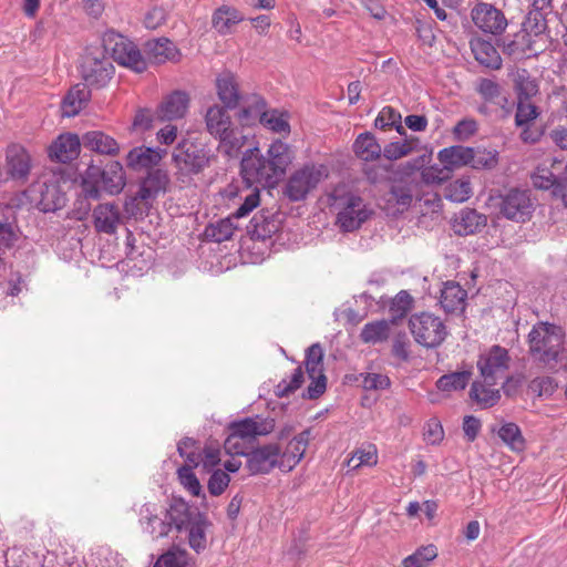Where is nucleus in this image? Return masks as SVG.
<instances>
[{
    "instance_id": "obj_58",
    "label": "nucleus",
    "mask_w": 567,
    "mask_h": 567,
    "mask_svg": "<svg viewBox=\"0 0 567 567\" xmlns=\"http://www.w3.org/2000/svg\"><path fill=\"white\" fill-rule=\"evenodd\" d=\"M470 165L475 169L493 168L497 164V153L486 150H474Z\"/></svg>"
},
{
    "instance_id": "obj_51",
    "label": "nucleus",
    "mask_w": 567,
    "mask_h": 567,
    "mask_svg": "<svg viewBox=\"0 0 567 567\" xmlns=\"http://www.w3.org/2000/svg\"><path fill=\"white\" fill-rule=\"evenodd\" d=\"M437 556V549L434 545H427L419 548L415 553L403 559V567H425Z\"/></svg>"
},
{
    "instance_id": "obj_22",
    "label": "nucleus",
    "mask_w": 567,
    "mask_h": 567,
    "mask_svg": "<svg viewBox=\"0 0 567 567\" xmlns=\"http://www.w3.org/2000/svg\"><path fill=\"white\" fill-rule=\"evenodd\" d=\"M93 223L96 231L113 235L122 223L118 206L111 203L100 204L93 210Z\"/></svg>"
},
{
    "instance_id": "obj_59",
    "label": "nucleus",
    "mask_w": 567,
    "mask_h": 567,
    "mask_svg": "<svg viewBox=\"0 0 567 567\" xmlns=\"http://www.w3.org/2000/svg\"><path fill=\"white\" fill-rule=\"evenodd\" d=\"M412 150L411 142H391L382 148V154L389 161H396L409 155Z\"/></svg>"
},
{
    "instance_id": "obj_34",
    "label": "nucleus",
    "mask_w": 567,
    "mask_h": 567,
    "mask_svg": "<svg viewBox=\"0 0 567 567\" xmlns=\"http://www.w3.org/2000/svg\"><path fill=\"white\" fill-rule=\"evenodd\" d=\"M466 296V291L457 282L447 281L441 289V307L447 313L463 310Z\"/></svg>"
},
{
    "instance_id": "obj_44",
    "label": "nucleus",
    "mask_w": 567,
    "mask_h": 567,
    "mask_svg": "<svg viewBox=\"0 0 567 567\" xmlns=\"http://www.w3.org/2000/svg\"><path fill=\"white\" fill-rule=\"evenodd\" d=\"M233 216L220 219L206 227L205 235L215 243H223L231 238L236 226L233 224Z\"/></svg>"
},
{
    "instance_id": "obj_20",
    "label": "nucleus",
    "mask_w": 567,
    "mask_h": 567,
    "mask_svg": "<svg viewBox=\"0 0 567 567\" xmlns=\"http://www.w3.org/2000/svg\"><path fill=\"white\" fill-rule=\"evenodd\" d=\"M189 95L176 90L168 94L158 105L156 115L161 121H174L186 115L189 107Z\"/></svg>"
},
{
    "instance_id": "obj_32",
    "label": "nucleus",
    "mask_w": 567,
    "mask_h": 567,
    "mask_svg": "<svg viewBox=\"0 0 567 567\" xmlns=\"http://www.w3.org/2000/svg\"><path fill=\"white\" fill-rule=\"evenodd\" d=\"M206 518L202 514L193 513L189 509V523L183 530H188V544L196 553L206 548Z\"/></svg>"
},
{
    "instance_id": "obj_17",
    "label": "nucleus",
    "mask_w": 567,
    "mask_h": 567,
    "mask_svg": "<svg viewBox=\"0 0 567 567\" xmlns=\"http://www.w3.org/2000/svg\"><path fill=\"white\" fill-rule=\"evenodd\" d=\"M81 69L85 84L93 87L105 86L114 74V66L110 59L105 56L97 58L86 54Z\"/></svg>"
},
{
    "instance_id": "obj_7",
    "label": "nucleus",
    "mask_w": 567,
    "mask_h": 567,
    "mask_svg": "<svg viewBox=\"0 0 567 567\" xmlns=\"http://www.w3.org/2000/svg\"><path fill=\"white\" fill-rule=\"evenodd\" d=\"M330 205L340 208L337 224L343 231L358 229L370 216L363 199L352 193H344L343 187L334 188L329 195Z\"/></svg>"
},
{
    "instance_id": "obj_35",
    "label": "nucleus",
    "mask_w": 567,
    "mask_h": 567,
    "mask_svg": "<svg viewBox=\"0 0 567 567\" xmlns=\"http://www.w3.org/2000/svg\"><path fill=\"white\" fill-rule=\"evenodd\" d=\"M90 90L86 84L74 85L62 102V114L66 117L75 116L90 100Z\"/></svg>"
},
{
    "instance_id": "obj_43",
    "label": "nucleus",
    "mask_w": 567,
    "mask_h": 567,
    "mask_svg": "<svg viewBox=\"0 0 567 567\" xmlns=\"http://www.w3.org/2000/svg\"><path fill=\"white\" fill-rule=\"evenodd\" d=\"M529 40L527 39V35L524 33L515 34L514 39H511L508 37L503 38L498 45L502 47V51L504 54L513 58V59H520L523 58L527 50H528V43Z\"/></svg>"
},
{
    "instance_id": "obj_25",
    "label": "nucleus",
    "mask_w": 567,
    "mask_h": 567,
    "mask_svg": "<svg viewBox=\"0 0 567 567\" xmlns=\"http://www.w3.org/2000/svg\"><path fill=\"white\" fill-rule=\"evenodd\" d=\"M166 154L164 150L146 146L132 148L126 156V165L133 171L156 166Z\"/></svg>"
},
{
    "instance_id": "obj_4",
    "label": "nucleus",
    "mask_w": 567,
    "mask_h": 567,
    "mask_svg": "<svg viewBox=\"0 0 567 567\" xmlns=\"http://www.w3.org/2000/svg\"><path fill=\"white\" fill-rule=\"evenodd\" d=\"M172 158L178 178L185 181L203 173L216 159V155L204 143L183 138L174 148Z\"/></svg>"
},
{
    "instance_id": "obj_23",
    "label": "nucleus",
    "mask_w": 567,
    "mask_h": 567,
    "mask_svg": "<svg viewBox=\"0 0 567 567\" xmlns=\"http://www.w3.org/2000/svg\"><path fill=\"white\" fill-rule=\"evenodd\" d=\"M216 90L218 99L223 102L224 106L234 110L238 106L239 101L247 97H241L239 94V86L237 78L231 72H223L216 79ZM245 104H243L244 106Z\"/></svg>"
},
{
    "instance_id": "obj_8",
    "label": "nucleus",
    "mask_w": 567,
    "mask_h": 567,
    "mask_svg": "<svg viewBox=\"0 0 567 567\" xmlns=\"http://www.w3.org/2000/svg\"><path fill=\"white\" fill-rule=\"evenodd\" d=\"M328 176L329 169L326 165L305 164L291 173L284 186L282 193L290 202L305 200Z\"/></svg>"
},
{
    "instance_id": "obj_39",
    "label": "nucleus",
    "mask_w": 567,
    "mask_h": 567,
    "mask_svg": "<svg viewBox=\"0 0 567 567\" xmlns=\"http://www.w3.org/2000/svg\"><path fill=\"white\" fill-rule=\"evenodd\" d=\"M561 164V161L553 158L550 167L538 166L532 174V183L534 187L544 190L550 189L554 195V187L558 175V172L555 173V171H558V166Z\"/></svg>"
},
{
    "instance_id": "obj_45",
    "label": "nucleus",
    "mask_w": 567,
    "mask_h": 567,
    "mask_svg": "<svg viewBox=\"0 0 567 567\" xmlns=\"http://www.w3.org/2000/svg\"><path fill=\"white\" fill-rule=\"evenodd\" d=\"M472 373L470 371H458L442 375L436 381V386L441 391L463 390L467 385Z\"/></svg>"
},
{
    "instance_id": "obj_40",
    "label": "nucleus",
    "mask_w": 567,
    "mask_h": 567,
    "mask_svg": "<svg viewBox=\"0 0 567 567\" xmlns=\"http://www.w3.org/2000/svg\"><path fill=\"white\" fill-rule=\"evenodd\" d=\"M391 323L386 320L368 322L361 330L360 339L364 343H380L390 337Z\"/></svg>"
},
{
    "instance_id": "obj_6",
    "label": "nucleus",
    "mask_w": 567,
    "mask_h": 567,
    "mask_svg": "<svg viewBox=\"0 0 567 567\" xmlns=\"http://www.w3.org/2000/svg\"><path fill=\"white\" fill-rule=\"evenodd\" d=\"M529 353L540 362H556L563 350L564 333L555 324L540 322L528 334Z\"/></svg>"
},
{
    "instance_id": "obj_28",
    "label": "nucleus",
    "mask_w": 567,
    "mask_h": 567,
    "mask_svg": "<svg viewBox=\"0 0 567 567\" xmlns=\"http://www.w3.org/2000/svg\"><path fill=\"white\" fill-rule=\"evenodd\" d=\"M169 183L167 173L163 169H153L142 179L137 197L142 200L154 199L159 193L165 192Z\"/></svg>"
},
{
    "instance_id": "obj_46",
    "label": "nucleus",
    "mask_w": 567,
    "mask_h": 567,
    "mask_svg": "<svg viewBox=\"0 0 567 567\" xmlns=\"http://www.w3.org/2000/svg\"><path fill=\"white\" fill-rule=\"evenodd\" d=\"M546 12L547 11L530 9L523 23L524 34H543L547 30Z\"/></svg>"
},
{
    "instance_id": "obj_15",
    "label": "nucleus",
    "mask_w": 567,
    "mask_h": 567,
    "mask_svg": "<svg viewBox=\"0 0 567 567\" xmlns=\"http://www.w3.org/2000/svg\"><path fill=\"white\" fill-rule=\"evenodd\" d=\"M305 365L311 380L307 388V396L311 400L318 399L327 389V378L323 373V351L319 343H313L307 349Z\"/></svg>"
},
{
    "instance_id": "obj_2",
    "label": "nucleus",
    "mask_w": 567,
    "mask_h": 567,
    "mask_svg": "<svg viewBox=\"0 0 567 567\" xmlns=\"http://www.w3.org/2000/svg\"><path fill=\"white\" fill-rule=\"evenodd\" d=\"M422 157L401 164L395 172L390 189L384 194V209L396 215L409 209L412 202L420 197L417 169L422 168Z\"/></svg>"
},
{
    "instance_id": "obj_31",
    "label": "nucleus",
    "mask_w": 567,
    "mask_h": 567,
    "mask_svg": "<svg viewBox=\"0 0 567 567\" xmlns=\"http://www.w3.org/2000/svg\"><path fill=\"white\" fill-rule=\"evenodd\" d=\"M82 145L93 152L115 155L118 152L117 142L101 131H90L83 134Z\"/></svg>"
},
{
    "instance_id": "obj_9",
    "label": "nucleus",
    "mask_w": 567,
    "mask_h": 567,
    "mask_svg": "<svg viewBox=\"0 0 567 567\" xmlns=\"http://www.w3.org/2000/svg\"><path fill=\"white\" fill-rule=\"evenodd\" d=\"M267 103L264 97L258 94L247 96L245 105L241 107L238 117L246 124L250 125L257 120L265 127L276 132L289 134L290 125L287 116L278 110H266Z\"/></svg>"
},
{
    "instance_id": "obj_48",
    "label": "nucleus",
    "mask_w": 567,
    "mask_h": 567,
    "mask_svg": "<svg viewBox=\"0 0 567 567\" xmlns=\"http://www.w3.org/2000/svg\"><path fill=\"white\" fill-rule=\"evenodd\" d=\"M472 195V187L468 178H460L450 183L445 188V197L451 202L463 203Z\"/></svg>"
},
{
    "instance_id": "obj_37",
    "label": "nucleus",
    "mask_w": 567,
    "mask_h": 567,
    "mask_svg": "<svg viewBox=\"0 0 567 567\" xmlns=\"http://www.w3.org/2000/svg\"><path fill=\"white\" fill-rule=\"evenodd\" d=\"M353 152L358 158L364 162H372L381 156L382 147L373 134L365 132L355 138L353 143Z\"/></svg>"
},
{
    "instance_id": "obj_33",
    "label": "nucleus",
    "mask_w": 567,
    "mask_h": 567,
    "mask_svg": "<svg viewBox=\"0 0 567 567\" xmlns=\"http://www.w3.org/2000/svg\"><path fill=\"white\" fill-rule=\"evenodd\" d=\"M486 225V217L475 209L464 208L456 216L453 229L460 236H467L476 233Z\"/></svg>"
},
{
    "instance_id": "obj_38",
    "label": "nucleus",
    "mask_w": 567,
    "mask_h": 567,
    "mask_svg": "<svg viewBox=\"0 0 567 567\" xmlns=\"http://www.w3.org/2000/svg\"><path fill=\"white\" fill-rule=\"evenodd\" d=\"M218 150L228 157H237L245 146L248 137L236 126L229 128L225 134L217 137Z\"/></svg>"
},
{
    "instance_id": "obj_60",
    "label": "nucleus",
    "mask_w": 567,
    "mask_h": 567,
    "mask_svg": "<svg viewBox=\"0 0 567 567\" xmlns=\"http://www.w3.org/2000/svg\"><path fill=\"white\" fill-rule=\"evenodd\" d=\"M529 389L537 396H550L557 389V383L551 377H538L530 381Z\"/></svg>"
},
{
    "instance_id": "obj_36",
    "label": "nucleus",
    "mask_w": 567,
    "mask_h": 567,
    "mask_svg": "<svg viewBox=\"0 0 567 567\" xmlns=\"http://www.w3.org/2000/svg\"><path fill=\"white\" fill-rule=\"evenodd\" d=\"M279 228L280 221L275 217V215L269 214L268 212H260L255 215L248 227L251 236L261 240L270 238L279 230Z\"/></svg>"
},
{
    "instance_id": "obj_12",
    "label": "nucleus",
    "mask_w": 567,
    "mask_h": 567,
    "mask_svg": "<svg viewBox=\"0 0 567 567\" xmlns=\"http://www.w3.org/2000/svg\"><path fill=\"white\" fill-rule=\"evenodd\" d=\"M409 328L415 342L425 348L441 346L447 336V329L443 320L431 312L412 315L409 320Z\"/></svg>"
},
{
    "instance_id": "obj_13",
    "label": "nucleus",
    "mask_w": 567,
    "mask_h": 567,
    "mask_svg": "<svg viewBox=\"0 0 567 567\" xmlns=\"http://www.w3.org/2000/svg\"><path fill=\"white\" fill-rule=\"evenodd\" d=\"M189 523V506L182 499L174 501L163 517L159 514L153 519L148 526H144L145 532L154 538L166 537L172 529L182 532Z\"/></svg>"
},
{
    "instance_id": "obj_55",
    "label": "nucleus",
    "mask_w": 567,
    "mask_h": 567,
    "mask_svg": "<svg viewBox=\"0 0 567 567\" xmlns=\"http://www.w3.org/2000/svg\"><path fill=\"white\" fill-rule=\"evenodd\" d=\"M377 462V449L373 445H369L368 449H359L354 451L351 457L348 460V466H350L352 470H357L362 465H375Z\"/></svg>"
},
{
    "instance_id": "obj_56",
    "label": "nucleus",
    "mask_w": 567,
    "mask_h": 567,
    "mask_svg": "<svg viewBox=\"0 0 567 567\" xmlns=\"http://www.w3.org/2000/svg\"><path fill=\"white\" fill-rule=\"evenodd\" d=\"M194 465H184L178 468L177 474L181 481V484L193 495L200 496L202 494V485L193 472Z\"/></svg>"
},
{
    "instance_id": "obj_16",
    "label": "nucleus",
    "mask_w": 567,
    "mask_h": 567,
    "mask_svg": "<svg viewBox=\"0 0 567 567\" xmlns=\"http://www.w3.org/2000/svg\"><path fill=\"white\" fill-rule=\"evenodd\" d=\"M474 24L483 32L502 34L507 27L505 14L491 3L480 2L471 11Z\"/></svg>"
},
{
    "instance_id": "obj_42",
    "label": "nucleus",
    "mask_w": 567,
    "mask_h": 567,
    "mask_svg": "<svg viewBox=\"0 0 567 567\" xmlns=\"http://www.w3.org/2000/svg\"><path fill=\"white\" fill-rule=\"evenodd\" d=\"M497 434L512 451L519 452L525 449V439L517 424L513 422L505 423L499 427Z\"/></svg>"
},
{
    "instance_id": "obj_5",
    "label": "nucleus",
    "mask_w": 567,
    "mask_h": 567,
    "mask_svg": "<svg viewBox=\"0 0 567 567\" xmlns=\"http://www.w3.org/2000/svg\"><path fill=\"white\" fill-rule=\"evenodd\" d=\"M125 186V175L120 162H110L104 168L90 165L82 181V192L87 199L97 200L101 197V188L110 195H116Z\"/></svg>"
},
{
    "instance_id": "obj_27",
    "label": "nucleus",
    "mask_w": 567,
    "mask_h": 567,
    "mask_svg": "<svg viewBox=\"0 0 567 567\" xmlns=\"http://www.w3.org/2000/svg\"><path fill=\"white\" fill-rule=\"evenodd\" d=\"M473 147L453 145L442 148L437 153V159L445 167L449 174L454 169L470 165L473 159Z\"/></svg>"
},
{
    "instance_id": "obj_10",
    "label": "nucleus",
    "mask_w": 567,
    "mask_h": 567,
    "mask_svg": "<svg viewBox=\"0 0 567 567\" xmlns=\"http://www.w3.org/2000/svg\"><path fill=\"white\" fill-rule=\"evenodd\" d=\"M102 42L105 52L110 53L120 65L130 68L137 73L146 70V60L138 48L126 37L109 30L103 34Z\"/></svg>"
},
{
    "instance_id": "obj_54",
    "label": "nucleus",
    "mask_w": 567,
    "mask_h": 567,
    "mask_svg": "<svg viewBox=\"0 0 567 567\" xmlns=\"http://www.w3.org/2000/svg\"><path fill=\"white\" fill-rule=\"evenodd\" d=\"M538 115L537 106L519 96L515 114V124L519 127H525L534 122Z\"/></svg>"
},
{
    "instance_id": "obj_62",
    "label": "nucleus",
    "mask_w": 567,
    "mask_h": 567,
    "mask_svg": "<svg viewBox=\"0 0 567 567\" xmlns=\"http://www.w3.org/2000/svg\"><path fill=\"white\" fill-rule=\"evenodd\" d=\"M230 482L228 473L221 470L213 472L208 480V491L213 496H219L224 493Z\"/></svg>"
},
{
    "instance_id": "obj_14",
    "label": "nucleus",
    "mask_w": 567,
    "mask_h": 567,
    "mask_svg": "<svg viewBox=\"0 0 567 567\" xmlns=\"http://www.w3.org/2000/svg\"><path fill=\"white\" fill-rule=\"evenodd\" d=\"M508 361L507 350L499 346H494L487 353L482 354L477 361V368L484 383L495 385L498 381L507 379Z\"/></svg>"
},
{
    "instance_id": "obj_30",
    "label": "nucleus",
    "mask_w": 567,
    "mask_h": 567,
    "mask_svg": "<svg viewBox=\"0 0 567 567\" xmlns=\"http://www.w3.org/2000/svg\"><path fill=\"white\" fill-rule=\"evenodd\" d=\"M244 14L235 7L224 4L214 11L212 25L219 34L226 35L230 33L234 25L244 21Z\"/></svg>"
},
{
    "instance_id": "obj_24",
    "label": "nucleus",
    "mask_w": 567,
    "mask_h": 567,
    "mask_svg": "<svg viewBox=\"0 0 567 567\" xmlns=\"http://www.w3.org/2000/svg\"><path fill=\"white\" fill-rule=\"evenodd\" d=\"M144 51L147 59L156 64L167 61L176 62L179 60V50L167 38L153 39L145 43Z\"/></svg>"
},
{
    "instance_id": "obj_21",
    "label": "nucleus",
    "mask_w": 567,
    "mask_h": 567,
    "mask_svg": "<svg viewBox=\"0 0 567 567\" xmlns=\"http://www.w3.org/2000/svg\"><path fill=\"white\" fill-rule=\"evenodd\" d=\"M81 145L76 134H62L50 146L49 156L58 163H69L79 156Z\"/></svg>"
},
{
    "instance_id": "obj_26",
    "label": "nucleus",
    "mask_w": 567,
    "mask_h": 567,
    "mask_svg": "<svg viewBox=\"0 0 567 567\" xmlns=\"http://www.w3.org/2000/svg\"><path fill=\"white\" fill-rule=\"evenodd\" d=\"M470 47L475 60L481 65L493 70H498L502 68V58L491 41H487L481 37H475L471 39Z\"/></svg>"
},
{
    "instance_id": "obj_11",
    "label": "nucleus",
    "mask_w": 567,
    "mask_h": 567,
    "mask_svg": "<svg viewBox=\"0 0 567 567\" xmlns=\"http://www.w3.org/2000/svg\"><path fill=\"white\" fill-rule=\"evenodd\" d=\"M489 207L506 219L524 223L532 217L534 205L528 190L509 189L505 194L491 196Z\"/></svg>"
},
{
    "instance_id": "obj_64",
    "label": "nucleus",
    "mask_w": 567,
    "mask_h": 567,
    "mask_svg": "<svg viewBox=\"0 0 567 567\" xmlns=\"http://www.w3.org/2000/svg\"><path fill=\"white\" fill-rule=\"evenodd\" d=\"M477 131V122L473 118H463L453 128V134L458 141H466Z\"/></svg>"
},
{
    "instance_id": "obj_18",
    "label": "nucleus",
    "mask_w": 567,
    "mask_h": 567,
    "mask_svg": "<svg viewBox=\"0 0 567 567\" xmlns=\"http://www.w3.org/2000/svg\"><path fill=\"white\" fill-rule=\"evenodd\" d=\"M247 468L252 475L267 474L278 467L280 447L277 443L252 449L247 455Z\"/></svg>"
},
{
    "instance_id": "obj_57",
    "label": "nucleus",
    "mask_w": 567,
    "mask_h": 567,
    "mask_svg": "<svg viewBox=\"0 0 567 567\" xmlns=\"http://www.w3.org/2000/svg\"><path fill=\"white\" fill-rule=\"evenodd\" d=\"M413 299L411 295L401 290L391 301L390 312L392 313L393 319H399L404 317L412 307Z\"/></svg>"
},
{
    "instance_id": "obj_41",
    "label": "nucleus",
    "mask_w": 567,
    "mask_h": 567,
    "mask_svg": "<svg viewBox=\"0 0 567 567\" xmlns=\"http://www.w3.org/2000/svg\"><path fill=\"white\" fill-rule=\"evenodd\" d=\"M492 385L483 384L478 381L473 382L470 398L476 402L482 409H488L497 404L501 399V392L492 389Z\"/></svg>"
},
{
    "instance_id": "obj_1",
    "label": "nucleus",
    "mask_w": 567,
    "mask_h": 567,
    "mask_svg": "<svg viewBox=\"0 0 567 567\" xmlns=\"http://www.w3.org/2000/svg\"><path fill=\"white\" fill-rule=\"evenodd\" d=\"M291 161L289 146L277 140L269 146L266 155L260 154L258 147L247 150L241 158L240 174L248 188L272 187L285 174Z\"/></svg>"
},
{
    "instance_id": "obj_49",
    "label": "nucleus",
    "mask_w": 567,
    "mask_h": 567,
    "mask_svg": "<svg viewBox=\"0 0 567 567\" xmlns=\"http://www.w3.org/2000/svg\"><path fill=\"white\" fill-rule=\"evenodd\" d=\"M41 199L39 205L43 212H55L63 205V196L60 194L55 185H43L41 189Z\"/></svg>"
},
{
    "instance_id": "obj_29",
    "label": "nucleus",
    "mask_w": 567,
    "mask_h": 567,
    "mask_svg": "<svg viewBox=\"0 0 567 567\" xmlns=\"http://www.w3.org/2000/svg\"><path fill=\"white\" fill-rule=\"evenodd\" d=\"M205 124L207 132L215 138L221 136L234 126L231 117L227 113V109L218 104H214L207 109Z\"/></svg>"
},
{
    "instance_id": "obj_53",
    "label": "nucleus",
    "mask_w": 567,
    "mask_h": 567,
    "mask_svg": "<svg viewBox=\"0 0 567 567\" xmlns=\"http://www.w3.org/2000/svg\"><path fill=\"white\" fill-rule=\"evenodd\" d=\"M303 383V371L301 367L293 370L289 380H281L275 388V394L278 398H286L298 390Z\"/></svg>"
},
{
    "instance_id": "obj_47",
    "label": "nucleus",
    "mask_w": 567,
    "mask_h": 567,
    "mask_svg": "<svg viewBox=\"0 0 567 567\" xmlns=\"http://www.w3.org/2000/svg\"><path fill=\"white\" fill-rule=\"evenodd\" d=\"M188 564V553L177 546H173L163 554L154 567H186Z\"/></svg>"
},
{
    "instance_id": "obj_50",
    "label": "nucleus",
    "mask_w": 567,
    "mask_h": 567,
    "mask_svg": "<svg viewBox=\"0 0 567 567\" xmlns=\"http://www.w3.org/2000/svg\"><path fill=\"white\" fill-rule=\"evenodd\" d=\"M476 90L478 94L487 102L495 104L507 102V99L502 96L501 85L491 79H481Z\"/></svg>"
},
{
    "instance_id": "obj_52",
    "label": "nucleus",
    "mask_w": 567,
    "mask_h": 567,
    "mask_svg": "<svg viewBox=\"0 0 567 567\" xmlns=\"http://www.w3.org/2000/svg\"><path fill=\"white\" fill-rule=\"evenodd\" d=\"M450 178V174L442 165L439 167L436 165H432L425 167L423 169H417V179H419V189L421 190V184L432 185V184H441L444 181Z\"/></svg>"
},
{
    "instance_id": "obj_3",
    "label": "nucleus",
    "mask_w": 567,
    "mask_h": 567,
    "mask_svg": "<svg viewBox=\"0 0 567 567\" xmlns=\"http://www.w3.org/2000/svg\"><path fill=\"white\" fill-rule=\"evenodd\" d=\"M275 429V420L256 415L231 422L224 449L231 455H247L254 447L258 436H265Z\"/></svg>"
},
{
    "instance_id": "obj_61",
    "label": "nucleus",
    "mask_w": 567,
    "mask_h": 567,
    "mask_svg": "<svg viewBox=\"0 0 567 567\" xmlns=\"http://www.w3.org/2000/svg\"><path fill=\"white\" fill-rule=\"evenodd\" d=\"M251 192L244 197V203L233 213V217L236 219L246 217L249 213H251L260 202L259 197V187H251Z\"/></svg>"
},
{
    "instance_id": "obj_63",
    "label": "nucleus",
    "mask_w": 567,
    "mask_h": 567,
    "mask_svg": "<svg viewBox=\"0 0 567 567\" xmlns=\"http://www.w3.org/2000/svg\"><path fill=\"white\" fill-rule=\"evenodd\" d=\"M391 384L390 379L381 373H365L362 375V385L365 390H384Z\"/></svg>"
},
{
    "instance_id": "obj_19",
    "label": "nucleus",
    "mask_w": 567,
    "mask_h": 567,
    "mask_svg": "<svg viewBox=\"0 0 567 567\" xmlns=\"http://www.w3.org/2000/svg\"><path fill=\"white\" fill-rule=\"evenodd\" d=\"M31 171V157L19 144H11L6 150V173L14 181L25 182Z\"/></svg>"
}]
</instances>
